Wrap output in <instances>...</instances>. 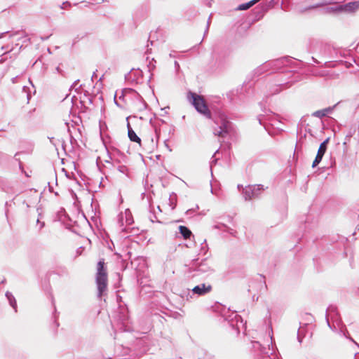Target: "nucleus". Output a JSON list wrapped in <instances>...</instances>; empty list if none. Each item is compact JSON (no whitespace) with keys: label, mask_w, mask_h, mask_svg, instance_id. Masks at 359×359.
Returning a JSON list of instances; mask_svg holds the SVG:
<instances>
[{"label":"nucleus","mask_w":359,"mask_h":359,"mask_svg":"<svg viewBox=\"0 0 359 359\" xmlns=\"http://www.w3.org/2000/svg\"><path fill=\"white\" fill-rule=\"evenodd\" d=\"M55 70L57 73L62 74V70L60 69V67L58 66L55 68Z\"/></svg>","instance_id":"29"},{"label":"nucleus","mask_w":359,"mask_h":359,"mask_svg":"<svg viewBox=\"0 0 359 359\" xmlns=\"http://www.w3.org/2000/svg\"><path fill=\"white\" fill-rule=\"evenodd\" d=\"M315 62H316V64H319V63H320V62H319L316 59V60H315Z\"/></svg>","instance_id":"45"},{"label":"nucleus","mask_w":359,"mask_h":359,"mask_svg":"<svg viewBox=\"0 0 359 359\" xmlns=\"http://www.w3.org/2000/svg\"><path fill=\"white\" fill-rule=\"evenodd\" d=\"M212 290L211 285H206L205 283L200 284L198 285L195 286L192 289V292L194 294H197L198 296H203L208 293H209Z\"/></svg>","instance_id":"10"},{"label":"nucleus","mask_w":359,"mask_h":359,"mask_svg":"<svg viewBox=\"0 0 359 359\" xmlns=\"http://www.w3.org/2000/svg\"><path fill=\"white\" fill-rule=\"evenodd\" d=\"M210 18H211V16H210L209 18H208V22H207V28H206V30H205V33H207L208 31L210 23Z\"/></svg>","instance_id":"28"},{"label":"nucleus","mask_w":359,"mask_h":359,"mask_svg":"<svg viewBox=\"0 0 359 359\" xmlns=\"http://www.w3.org/2000/svg\"><path fill=\"white\" fill-rule=\"evenodd\" d=\"M29 83L33 86V84L30 80H29Z\"/></svg>","instance_id":"48"},{"label":"nucleus","mask_w":359,"mask_h":359,"mask_svg":"<svg viewBox=\"0 0 359 359\" xmlns=\"http://www.w3.org/2000/svg\"><path fill=\"white\" fill-rule=\"evenodd\" d=\"M124 217H125V219H126V224L129 225V224H131L133 223V221L131 213H130V212L128 210H126L125 211L124 215L121 213L119 215L118 223L120 224V226H123V219H124Z\"/></svg>","instance_id":"13"},{"label":"nucleus","mask_w":359,"mask_h":359,"mask_svg":"<svg viewBox=\"0 0 359 359\" xmlns=\"http://www.w3.org/2000/svg\"><path fill=\"white\" fill-rule=\"evenodd\" d=\"M39 229H41L44 226V222H40Z\"/></svg>","instance_id":"36"},{"label":"nucleus","mask_w":359,"mask_h":359,"mask_svg":"<svg viewBox=\"0 0 359 359\" xmlns=\"http://www.w3.org/2000/svg\"><path fill=\"white\" fill-rule=\"evenodd\" d=\"M117 170L123 174H126L128 172V168L126 165H118Z\"/></svg>","instance_id":"24"},{"label":"nucleus","mask_w":359,"mask_h":359,"mask_svg":"<svg viewBox=\"0 0 359 359\" xmlns=\"http://www.w3.org/2000/svg\"><path fill=\"white\" fill-rule=\"evenodd\" d=\"M123 94H124V96H126L127 95H130L132 96L134 95V96L140 97V95L135 90H134L133 89H131V88L125 89L123 91Z\"/></svg>","instance_id":"20"},{"label":"nucleus","mask_w":359,"mask_h":359,"mask_svg":"<svg viewBox=\"0 0 359 359\" xmlns=\"http://www.w3.org/2000/svg\"><path fill=\"white\" fill-rule=\"evenodd\" d=\"M18 41L21 40L22 43H25L27 41H29V39L26 36H25L22 37V38H18Z\"/></svg>","instance_id":"27"},{"label":"nucleus","mask_w":359,"mask_h":359,"mask_svg":"<svg viewBox=\"0 0 359 359\" xmlns=\"http://www.w3.org/2000/svg\"><path fill=\"white\" fill-rule=\"evenodd\" d=\"M252 346L254 350L259 352L260 359H277L273 347L271 348L269 346L267 348L263 347L258 341L252 342Z\"/></svg>","instance_id":"6"},{"label":"nucleus","mask_w":359,"mask_h":359,"mask_svg":"<svg viewBox=\"0 0 359 359\" xmlns=\"http://www.w3.org/2000/svg\"><path fill=\"white\" fill-rule=\"evenodd\" d=\"M341 13H354L359 9V1H354L344 4H340L337 8Z\"/></svg>","instance_id":"9"},{"label":"nucleus","mask_w":359,"mask_h":359,"mask_svg":"<svg viewBox=\"0 0 359 359\" xmlns=\"http://www.w3.org/2000/svg\"><path fill=\"white\" fill-rule=\"evenodd\" d=\"M201 250H204L205 253L208 250V245L206 244V240L203 241V243L201 244Z\"/></svg>","instance_id":"26"},{"label":"nucleus","mask_w":359,"mask_h":359,"mask_svg":"<svg viewBox=\"0 0 359 359\" xmlns=\"http://www.w3.org/2000/svg\"><path fill=\"white\" fill-rule=\"evenodd\" d=\"M191 268L201 273H206L210 271V267L208 266L205 260H203L200 263L198 262V260H194Z\"/></svg>","instance_id":"12"},{"label":"nucleus","mask_w":359,"mask_h":359,"mask_svg":"<svg viewBox=\"0 0 359 359\" xmlns=\"http://www.w3.org/2000/svg\"><path fill=\"white\" fill-rule=\"evenodd\" d=\"M121 230H122L123 231H126V229H122Z\"/></svg>","instance_id":"50"},{"label":"nucleus","mask_w":359,"mask_h":359,"mask_svg":"<svg viewBox=\"0 0 359 359\" xmlns=\"http://www.w3.org/2000/svg\"><path fill=\"white\" fill-rule=\"evenodd\" d=\"M340 4H335L333 6H331L327 8V11L329 12H333V13H341V11L338 10L337 8L339 6Z\"/></svg>","instance_id":"22"},{"label":"nucleus","mask_w":359,"mask_h":359,"mask_svg":"<svg viewBox=\"0 0 359 359\" xmlns=\"http://www.w3.org/2000/svg\"><path fill=\"white\" fill-rule=\"evenodd\" d=\"M312 122V117L309 116H303L298 125L297 135L299 138V142L302 141L303 137L306 138L309 134V138L311 140L313 137L312 126L310 123Z\"/></svg>","instance_id":"5"},{"label":"nucleus","mask_w":359,"mask_h":359,"mask_svg":"<svg viewBox=\"0 0 359 359\" xmlns=\"http://www.w3.org/2000/svg\"><path fill=\"white\" fill-rule=\"evenodd\" d=\"M4 62V60H0V63L3 62Z\"/></svg>","instance_id":"47"},{"label":"nucleus","mask_w":359,"mask_h":359,"mask_svg":"<svg viewBox=\"0 0 359 359\" xmlns=\"http://www.w3.org/2000/svg\"><path fill=\"white\" fill-rule=\"evenodd\" d=\"M336 105L329 107L323 109L316 111V117L322 118L323 117L327 116L328 114L332 113Z\"/></svg>","instance_id":"14"},{"label":"nucleus","mask_w":359,"mask_h":359,"mask_svg":"<svg viewBox=\"0 0 359 359\" xmlns=\"http://www.w3.org/2000/svg\"><path fill=\"white\" fill-rule=\"evenodd\" d=\"M96 284L97 287V296L101 298L107 289V273L104 267V259L98 262L97 266Z\"/></svg>","instance_id":"2"},{"label":"nucleus","mask_w":359,"mask_h":359,"mask_svg":"<svg viewBox=\"0 0 359 359\" xmlns=\"http://www.w3.org/2000/svg\"><path fill=\"white\" fill-rule=\"evenodd\" d=\"M8 48V47H6V48L5 46H2V47H1V49H2V50H5V49H7Z\"/></svg>","instance_id":"43"},{"label":"nucleus","mask_w":359,"mask_h":359,"mask_svg":"<svg viewBox=\"0 0 359 359\" xmlns=\"http://www.w3.org/2000/svg\"><path fill=\"white\" fill-rule=\"evenodd\" d=\"M296 62H295V63ZM293 63H294V61H293L292 59L287 57H284L264 63L257 69V71L260 73H262L269 70V68L272 69L273 70H278L283 67L292 65Z\"/></svg>","instance_id":"4"},{"label":"nucleus","mask_w":359,"mask_h":359,"mask_svg":"<svg viewBox=\"0 0 359 359\" xmlns=\"http://www.w3.org/2000/svg\"><path fill=\"white\" fill-rule=\"evenodd\" d=\"M12 50H13V48H11L9 50H6V52L4 54H5V53H8L9 51H12Z\"/></svg>","instance_id":"44"},{"label":"nucleus","mask_w":359,"mask_h":359,"mask_svg":"<svg viewBox=\"0 0 359 359\" xmlns=\"http://www.w3.org/2000/svg\"><path fill=\"white\" fill-rule=\"evenodd\" d=\"M17 79H18V76L13 77V78L11 79L12 83H17Z\"/></svg>","instance_id":"31"},{"label":"nucleus","mask_w":359,"mask_h":359,"mask_svg":"<svg viewBox=\"0 0 359 359\" xmlns=\"http://www.w3.org/2000/svg\"><path fill=\"white\" fill-rule=\"evenodd\" d=\"M18 34H19V32H15V33H14V34H11V35H10V37H13V36H14L15 35H18Z\"/></svg>","instance_id":"37"},{"label":"nucleus","mask_w":359,"mask_h":359,"mask_svg":"<svg viewBox=\"0 0 359 359\" xmlns=\"http://www.w3.org/2000/svg\"><path fill=\"white\" fill-rule=\"evenodd\" d=\"M97 77V74H96V72H93V75H92V77H91V79L93 80L94 79H95Z\"/></svg>","instance_id":"34"},{"label":"nucleus","mask_w":359,"mask_h":359,"mask_svg":"<svg viewBox=\"0 0 359 359\" xmlns=\"http://www.w3.org/2000/svg\"><path fill=\"white\" fill-rule=\"evenodd\" d=\"M330 138L327 137L326 140H325L320 145L317 154L316 155V166L321 161L323 155L325 154L327 144L329 142Z\"/></svg>","instance_id":"11"},{"label":"nucleus","mask_w":359,"mask_h":359,"mask_svg":"<svg viewBox=\"0 0 359 359\" xmlns=\"http://www.w3.org/2000/svg\"><path fill=\"white\" fill-rule=\"evenodd\" d=\"M304 327H300L298 330V333H297V339H298L299 342H300V343L302 342V339H303L302 335L304 334Z\"/></svg>","instance_id":"21"},{"label":"nucleus","mask_w":359,"mask_h":359,"mask_svg":"<svg viewBox=\"0 0 359 359\" xmlns=\"http://www.w3.org/2000/svg\"><path fill=\"white\" fill-rule=\"evenodd\" d=\"M195 210L194 209H189L187 211V214H189V213H191L192 212H194Z\"/></svg>","instance_id":"35"},{"label":"nucleus","mask_w":359,"mask_h":359,"mask_svg":"<svg viewBox=\"0 0 359 359\" xmlns=\"http://www.w3.org/2000/svg\"><path fill=\"white\" fill-rule=\"evenodd\" d=\"M29 88L27 86H24L22 88V92L26 95L27 99L29 101L31 98V94L29 91Z\"/></svg>","instance_id":"23"},{"label":"nucleus","mask_w":359,"mask_h":359,"mask_svg":"<svg viewBox=\"0 0 359 359\" xmlns=\"http://www.w3.org/2000/svg\"><path fill=\"white\" fill-rule=\"evenodd\" d=\"M314 165H316V163H314V161H313L312 164H311L312 168H314Z\"/></svg>","instance_id":"42"},{"label":"nucleus","mask_w":359,"mask_h":359,"mask_svg":"<svg viewBox=\"0 0 359 359\" xmlns=\"http://www.w3.org/2000/svg\"><path fill=\"white\" fill-rule=\"evenodd\" d=\"M37 223H38V224H39V223H40V221H39V219H37Z\"/></svg>","instance_id":"49"},{"label":"nucleus","mask_w":359,"mask_h":359,"mask_svg":"<svg viewBox=\"0 0 359 359\" xmlns=\"http://www.w3.org/2000/svg\"><path fill=\"white\" fill-rule=\"evenodd\" d=\"M220 226H222L226 227V225H225V224H220V225H215V226H214V228H215V229H220Z\"/></svg>","instance_id":"30"},{"label":"nucleus","mask_w":359,"mask_h":359,"mask_svg":"<svg viewBox=\"0 0 359 359\" xmlns=\"http://www.w3.org/2000/svg\"><path fill=\"white\" fill-rule=\"evenodd\" d=\"M102 77L101 78H100L99 81H101L102 79Z\"/></svg>","instance_id":"51"},{"label":"nucleus","mask_w":359,"mask_h":359,"mask_svg":"<svg viewBox=\"0 0 359 359\" xmlns=\"http://www.w3.org/2000/svg\"><path fill=\"white\" fill-rule=\"evenodd\" d=\"M312 221H313V216L312 215H309V216L307 217V218L304 221V222H305L306 224L310 225V224H312Z\"/></svg>","instance_id":"25"},{"label":"nucleus","mask_w":359,"mask_h":359,"mask_svg":"<svg viewBox=\"0 0 359 359\" xmlns=\"http://www.w3.org/2000/svg\"><path fill=\"white\" fill-rule=\"evenodd\" d=\"M6 297L9 302L10 305L13 308L15 312H17V302L13 294L10 292H6Z\"/></svg>","instance_id":"16"},{"label":"nucleus","mask_w":359,"mask_h":359,"mask_svg":"<svg viewBox=\"0 0 359 359\" xmlns=\"http://www.w3.org/2000/svg\"><path fill=\"white\" fill-rule=\"evenodd\" d=\"M325 318L328 327L333 331L339 332L346 336L345 331L347 332L345 325H343L342 321L337 311V307L334 306H330L326 309Z\"/></svg>","instance_id":"1"},{"label":"nucleus","mask_w":359,"mask_h":359,"mask_svg":"<svg viewBox=\"0 0 359 359\" xmlns=\"http://www.w3.org/2000/svg\"><path fill=\"white\" fill-rule=\"evenodd\" d=\"M259 0H252L249 1L248 3L242 4L238 6L237 10L239 11H245L250 8L251 6H252L254 4H255L257 2H258Z\"/></svg>","instance_id":"17"},{"label":"nucleus","mask_w":359,"mask_h":359,"mask_svg":"<svg viewBox=\"0 0 359 359\" xmlns=\"http://www.w3.org/2000/svg\"><path fill=\"white\" fill-rule=\"evenodd\" d=\"M352 262H353V258H351V259L350 260V265L351 266V267H353V266H352Z\"/></svg>","instance_id":"40"},{"label":"nucleus","mask_w":359,"mask_h":359,"mask_svg":"<svg viewBox=\"0 0 359 359\" xmlns=\"http://www.w3.org/2000/svg\"><path fill=\"white\" fill-rule=\"evenodd\" d=\"M331 76V74H330V71L328 70H317L316 69V76Z\"/></svg>","instance_id":"19"},{"label":"nucleus","mask_w":359,"mask_h":359,"mask_svg":"<svg viewBox=\"0 0 359 359\" xmlns=\"http://www.w3.org/2000/svg\"><path fill=\"white\" fill-rule=\"evenodd\" d=\"M175 67L176 69H178L180 68V65L177 61H175Z\"/></svg>","instance_id":"32"},{"label":"nucleus","mask_w":359,"mask_h":359,"mask_svg":"<svg viewBox=\"0 0 359 359\" xmlns=\"http://www.w3.org/2000/svg\"><path fill=\"white\" fill-rule=\"evenodd\" d=\"M258 121H259V124H262V119L260 118V117L258 118Z\"/></svg>","instance_id":"39"},{"label":"nucleus","mask_w":359,"mask_h":359,"mask_svg":"<svg viewBox=\"0 0 359 359\" xmlns=\"http://www.w3.org/2000/svg\"><path fill=\"white\" fill-rule=\"evenodd\" d=\"M262 190H264L263 185L256 184L248 186L243 189V194L246 201L250 200L252 198L257 197Z\"/></svg>","instance_id":"8"},{"label":"nucleus","mask_w":359,"mask_h":359,"mask_svg":"<svg viewBox=\"0 0 359 359\" xmlns=\"http://www.w3.org/2000/svg\"><path fill=\"white\" fill-rule=\"evenodd\" d=\"M128 135L130 141L141 144V139L137 135L135 132L130 128V124L128 123Z\"/></svg>","instance_id":"15"},{"label":"nucleus","mask_w":359,"mask_h":359,"mask_svg":"<svg viewBox=\"0 0 359 359\" xmlns=\"http://www.w3.org/2000/svg\"><path fill=\"white\" fill-rule=\"evenodd\" d=\"M167 141H168V140H165V142H164V143H165V147L169 149V151H172V149L169 147V146H168V143H167Z\"/></svg>","instance_id":"33"},{"label":"nucleus","mask_w":359,"mask_h":359,"mask_svg":"<svg viewBox=\"0 0 359 359\" xmlns=\"http://www.w3.org/2000/svg\"><path fill=\"white\" fill-rule=\"evenodd\" d=\"M179 230L180 233L185 239L190 238V236L192 234L191 231L187 226H180Z\"/></svg>","instance_id":"18"},{"label":"nucleus","mask_w":359,"mask_h":359,"mask_svg":"<svg viewBox=\"0 0 359 359\" xmlns=\"http://www.w3.org/2000/svg\"><path fill=\"white\" fill-rule=\"evenodd\" d=\"M231 123L224 118H221L218 128L214 130V134L221 137H226L227 135L231 133Z\"/></svg>","instance_id":"7"},{"label":"nucleus","mask_w":359,"mask_h":359,"mask_svg":"<svg viewBox=\"0 0 359 359\" xmlns=\"http://www.w3.org/2000/svg\"><path fill=\"white\" fill-rule=\"evenodd\" d=\"M311 337H312V332H310L309 333V337L311 338Z\"/></svg>","instance_id":"46"},{"label":"nucleus","mask_w":359,"mask_h":359,"mask_svg":"<svg viewBox=\"0 0 359 359\" xmlns=\"http://www.w3.org/2000/svg\"><path fill=\"white\" fill-rule=\"evenodd\" d=\"M314 165H316V163H314V161H313L312 164H311L312 168H314Z\"/></svg>","instance_id":"41"},{"label":"nucleus","mask_w":359,"mask_h":359,"mask_svg":"<svg viewBox=\"0 0 359 359\" xmlns=\"http://www.w3.org/2000/svg\"><path fill=\"white\" fill-rule=\"evenodd\" d=\"M78 82H79V80L76 81L74 83V84L72 85V87H75V86L77 85Z\"/></svg>","instance_id":"38"},{"label":"nucleus","mask_w":359,"mask_h":359,"mask_svg":"<svg viewBox=\"0 0 359 359\" xmlns=\"http://www.w3.org/2000/svg\"><path fill=\"white\" fill-rule=\"evenodd\" d=\"M198 112L207 118H211V113L208 109L203 98L194 93L189 92L187 96Z\"/></svg>","instance_id":"3"}]
</instances>
